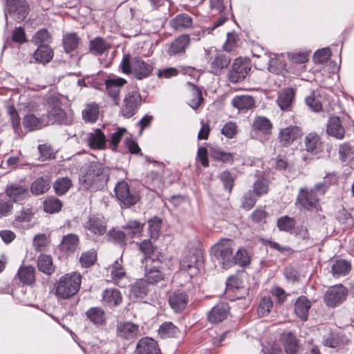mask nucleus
<instances>
[{
	"instance_id": "nucleus-42",
	"label": "nucleus",
	"mask_w": 354,
	"mask_h": 354,
	"mask_svg": "<svg viewBox=\"0 0 354 354\" xmlns=\"http://www.w3.org/2000/svg\"><path fill=\"white\" fill-rule=\"evenodd\" d=\"M82 118L86 122H95L99 115V106L96 103L86 104L85 109L82 111Z\"/></svg>"
},
{
	"instance_id": "nucleus-43",
	"label": "nucleus",
	"mask_w": 354,
	"mask_h": 354,
	"mask_svg": "<svg viewBox=\"0 0 354 354\" xmlns=\"http://www.w3.org/2000/svg\"><path fill=\"white\" fill-rule=\"evenodd\" d=\"M252 128L256 133L269 134L271 131L272 124L268 118L259 116L253 121Z\"/></svg>"
},
{
	"instance_id": "nucleus-21",
	"label": "nucleus",
	"mask_w": 354,
	"mask_h": 354,
	"mask_svg": "<svg viewBox=\"0 0 354 354\" xmlns=\"http://www.w3.org/2000/svg\"><path fill=\"white\" fill-rule=\"evenodd\" d=\"M136 354H160L157 342L152 338L144 337L140 339L136 346Z\"/></svg>"
},
{
	"instance_id": "nucleus-23",
	"label": "nucleus",
	"mask_w": 354,
	"mask_h": 354,
	"mask_svg": "<svg viewBox=\"0 0 354 354\" xmlns=\"http://www.w3.org/2000/svg\"><path fill=\"white\" fill-rule=\"evenodd\" d=\"M190 38L188 35L183 34L177 37L171 44L168 50L170 56H175L184 53L189 46Z\"/></svg>"
},
{
	"instance_id": "nucleus-60",
	"label": "nucleus",
	"mask_w": 354,
	"mask_h": 354,
	"mask_svg": "<svg viewBox=\"0 0 354 354\" xmlns=\"http://www.w3.org/2000/svg\"><path fill=\"white\" fill-rule=\"evenodd\" d=\"M272 306L273 303L270 297H263L258 308V314L262 317L268 315Z\"/></svg>"
},
{
	"instance_id": "nucleus-33",
	"label": "nucleus",
	"mask_w": 354,
	"mask_h": 354,
	"mask_svg": "<svg viewBox=\"0 0 354 354\" xmlns=\"http://www.w3.org/2000/svg\"><path fill=\"white\" fill-rule=\"evenodd\" d=\"M232 104L239 111H247L254 106V100L250 95H237L232 99Z\"/></svg>"
},
{
	"instance_id": "nucleus-49",
	"label": "nucleus",
	"mask_w": 354,
	"mask_h": 354,
	"mask_svg": "<svg viewBox=\"0 0 354 354\" xmlns=\"http://www.w3.org/2000/svg\"><path fill=\"white\" fill-rule=\"evenodd\" d=\"M210 156L223 162H232L233 156L230 153L225 152L217 147H211L209 148Z\"/></svg>"
},
{
	"instance_id": "nucleus-38",
	"label": "nucleus",
	"mask_w": 354,
	"mask_h": 354,
	"mask_svg": "<svg viewBox=\"0 0 354 354\" xmlns=\"http://www.w3.org/2000/svg\"><path fill=\"white\" fill-rule=\"evenodd\" d=\"M170 24L175 30L181 31L192 26V19L187 14H180L171 19Z\"/></svg>"
},
{
	"instance_id": "nucleus-50",
	"label": "nucleus",
	"mask_w": 354,
	"mask_h": 354,
	"mask_svg": "<svg viewBox=\"0 0 354 354\" xmlns=\"http://www.w3.org/2000/svg\"><path fill=\"white\" fill-rule=\"evenodd\" d=\"M80 38L75 33H69L63 38V46L66 53H70L78 46Z\"/></svg>"
},
{
	"instance_id": "nucleus-28",
	"label": "nucleus",
	"mask_w": 354,
	"mask_h": 354,
	"mask_svg": "<svg viewBox=\"0 0 354 354\" xmlns=\"http://www.w3.org/2000/svg\"><path fill=\"white\" fill-rule=\"evenodd\" d=\"M281 339L287 354H299V345L296 337L291 332H284Z\"/></svg>"
},
{
	"instance_id": "nucleus-15",
	"label": "nucleus",
	"mask_w": 354,
	"mask_h": 354,
	"mask_svg": "<svg viewBox=\"0 0 354 354\" xmlns=\"http://www.w3.org/2000/svg\"><path fill=\"white\" fill-rule=\"evenodd\" d=\"M230 58L223 53H216L209 57L208 61L209 72L214 75H218L223 70L227 68L230 63Z\"/></svg>"
},
{
	"instance_id": "nucleus-14",
	"label": "nucleus",
	"mask_w": 354,
	"mask_h": 354,
	"mask_svg": "<svg viewBox=\"0 0 354 354\" xmlns=\"http://www.w3.org/2000/svg\"><path fill=\"white\" fill-rule=\"evenodd\" d=\"M347 290L342 285L330 287L326 292L324 301L328 306L335 307L345 300Z\"/></svg>"
},
{
	"instance_id": "nucleus-26",
	"label": "nucleus",
	"mask_w": 354,
	"mask_h": 354,
	"mask_svg": "<svg viewBox=\"0 0 354 354\" xmlns=\"http://www.w3.org/2000/svg\"><path fill=\"white\" fill-rule=\"evenodd\" d=\"M6 194L11 200L18 202L28 196V190L25 185L12 184L7 187Z\"/></svg>"
},
{
	"instance_id": "nucleus-54",
	"label": "nucleus",
	"mask_w": 354,
	"mask_h": 354,
	"mask_svg": "<svg viewBox=\"0 0 354 354\" xmlns=\"http://www.w3.org/2000/svg\"><path fill=\"white\" fill-rule=\"evenodd\" d=\"M122 259L116 260L110 269L111 275L115 281L119 280L125 276V272L122 267Z\"/></svg>"
},
{
	"instance_id": "nucleus-7",
	"label": "nucleus",
	"mask_w": 354,
	"mask_h": 354,
	"mask_svg": "<svg viewBox=\"0 0 354 354\" xmlns=\"http://www.w3.org/2000/svg\"><path fill=\"white\" fill-rule=\"evenodd\" d=\"M28 6L25 0H7V8L5 10L6 24L8 23L7 15H11L17 21H21L27 16Z\"/></svg>"
},
{
	"instance_id": "nucleus-40",
	"label": "nucleus",
	"mask_w": 354,
	"mask_h": 354,
	"mask_svg": "<svg viewBox=\"0 0 354 354\" xmlns=\"http://www.w3.org/2000/svg\"><path fill=\"white\" fill-rule=\"evenodd\" d=\"M50 187L49 179L47 177L37 178L31 185V192L36 196L46 193Z\"/></svg>"
},
{
	"instance_id": "nucleus-24",
	"label": "nucleus",
	"mask_w": 354,
	"mask_h": 354,
	"mask_svg": "<svg viewBox=\"0 0 354 354\" xmlns=\"http://www.w3.org/2000/svg\"><path fill=\"white\" fill-rule=\"evenodd\" d=\"M228 312L229 306L226 303L218 304L209 312L208 321L214 324L221 322L226 319Z\"/></svg>"
},
{
	"instance_id": "nucleus-20",
	"label": "nucleus",
	"mask_w": 354,
	"mask_h": 354,
	"mask_svg": "<svg viewBox=\"0 0 354 354\" xmlns=\"http://www.w3.org/2000/svg\"><path fill=\"white\" fill-rule=\"evenodd\" d=\"M126 83L127 81L122 77L109 79L105 82L107 93L115 105L119 104L120 89Z\"/></svg>"
},
{
	"instance_id": "nucleus-37",
	"label": "nucleus",
	"mask_w": 354,
	"mask_h": 354,
	"mask_svg": "<svg viewBox=\"0 0 354 354\" xmlns=\"http://www.w3.org/2000/svg\"><path fill=\"white\" fill-rule=\"evenodd\" d=\"M110 48L109 44L102 37L92 39L89 44L90 52L95 55H101Z\"/></svg>"
},
{
	"instance_id": "nucleus-56",
	"label": "nucleus",
	"mask_w": 354,
	"mask_h": 354,
	"mask_svg": "<svg viewBox=\"0 0 354 354\" xmlns=\"http://www.w3.org/2000/svg\"><path fill=\"white\" fill-rule=\"evenodd\" d=\"M123 227L127 231V234L133 237L141 233L143 225L138 221L131 220Z\"/></svg>"
},
{
	"instance_id": "nucleus-16",
	"label": "nucleus",
	"mask_w": 354,
	"mask_h": 354,
	"mask_svg": "<svg viewBox=\"0 0 354 354\" xmlns=\"http://www.w3.org/2000/svg\"><path fill=\"white\" fill-rule=\"evenodd\" d=\"M301 135V130L297 126H289L281 129L279 134V141L283 147H288Z\"/></svg>"
},
{
	"instance_id": "nucleus-32",
	"label": "nucleus",
	"mask_w": 354,
	"mask_h": 354,
	"mask_svg": "<svg viewBox=\"0 0 354 354\" xmlns=\"http://www.w3.org/2000/svg\"><path fill=\"white\" fill-rule=\"evenodd\" d=\"M149 283L145 279H140L131 286L130 296L136 299H142L147 295Z\"/></svg>"
},
{
	"instance_id": "nucleus-34",
	"label": "nucleus",
	"mask_w": 354,
	"mask_h": 354,
	"mask_svg": "<svg viewBox=\"0 0 354 354\" xmlns=\"http://www.w3.org/2000/svg\"><path fill=\"white\" fill-rule=\"evenodd\" d=\"M86 315L87 319L93 324L101 326L105 324L106 317L104 310L98 307H93L89 308Z\"/></svg>"
},
{
	"instance_id": "nucleus-2",
	"label": "nucleus",
	"mask_w": 354,
	"mask_h": 354,
	"mask_svg": "<svg viewBox=\"0 0 354 354\" xmlns=\"http://www.w3.org/2000/svg\"><path fill=\"white\" fill-rule=\"evenodd\" d=\"M120 67L124 73L132 74L138 80L148 77L154 68L151 60L145 61L139 56L131 57L129 54L123 56Z\"/></svg>"
},
{
	"instance_id": "nucleus-25",
	"label": "nucleus",
	"mask_w": 354,
	"mask_h": 354,
	"mask_svg": "<svg viewBox=\"0 0 354 354\" xmlns=\"http://www.w3.org/2000/svg\"><path fill=\"white\" fill-rule=\"evenodd\" d=\"M294 98V90L287 88L279 93L277 102L282 111H290L292 106Z\"/></svg>"
},
{
	"instance_id": "nucleus-62",
	"label": "nucleus",
	"mask_w": 354,
	"mask_h": 354,
	"mask_svg": "<svg viewBox=\"0 0 354 354\" xmlns=\"http://www.w3.org/2000/svg\"><path fill=\"white\" fill-rule=\"evenodd\" d=\"M127 130L124 128H118L117 131L111 134V138L108 140L111 144V148L116 151L117 147Z\"/></svg>"
},
{
	"instance_id": "nucleus-29",
	"label": "nucleus",
	"mask_w": 354,
	"mask_h": 354,
	"mask_svg": "<svg viewBox=\"0 0 354 354\" xmlns=\"http://www.w3.org/2000/svg\"><path fill=\"white\" fill-rule=\"evenodd\" d=\"M79 244L78 236L75 234H68L63 236L60 249L64 253L69 254L73 253L78 248Z\"/></svg>"
},
{
	"instance_id": "nucleus-12",
	"label": "nucleus",
	"mask_w": 354,
	"mask_h": 354,
	"mask_svg": "<svg viewBox=\"0 0 354 354\" xmlns=\"http://www.w3.org/2000/svg\"><path fill=\"white\" fill-rule=\"evenodd\" d=\"M145 280L148 283L154 284L163 279V274L160 270V262L151 257L145 258Z\"/></svg>"
},
{
	"instance_id": "nucleus-64",
	"label": "nucleus",
	"mask_w": 354,
	"mask_h": 354,
	"mask_svg": "<svg viewBox=\"0 0 354 354\" xmlns=\"http://www.w3.org/2000/svg\"><path fill=\"white\" fill-rule=\"evenodd\" d=\"M161 221L157 218L151 219L149 221V231L151 239H156L160 234Z\"/></svg>"
},
{
	"instance_id": "nucleus-9",
	"label": "nucleus",
	"mask_w": 354,
	"mask_h": 354,
	"mask_svg": "<svg viewBox=\"0 0 354 354\" xmlns=\"http://www.w3.org/2000/svg\"><path fill=\"white\" fill-rule=\"evenodd\" d=\"M73 118L71 115L67 113L61 107L58 102L48 111L46 120L45 119L46 125L54 124L68 125L71 124Z\"/></svg>"
},
{
	"instance_id": "nucleus-6",
	"label": "nucleus",
	"mask_w": 354,
	"mask_h": 354,
	"mask_svg": "<svg viewBox=\"0 0 354 354\" xmlns=\"http://www.w3.org/2000/svg\"><path fill=\"white\" fill-rule=\"evenodd\" d=\"M115 194L122 207H130L139 201V196L131 191L128 184L123 180L118 182L115 185Z\"/></svg>"
},
{
	"instance_id": "nucleus-1",
	"label": "nucleus",
	"mask_w": 354,
	"mask_h": 354,
	"mask_svg": "<svg viewBox=\"0 0 354 354\" xmlns=\"http://www.w3.org/2000/svg\"><path fill=\"white\" fill-rule=\"evenodd\" d=\"M110 170L99 162L91 163L84 175L80 178V184L85 189L97 190L106 185Z\"/></svg>"
},
{
	"instance_id": "nucleus-58",
	"label": "nucleus",
	"mask_w": 354,
	"mask_h": 354,
	"mask_svg": "<svg viewBox=\"0 0 354 354\" xmlns=\"http://www.w3.org/2000/svg\"><path fill=\"white\" fill-rule=\"evenodd\" d=\"M234 264H239L241 266H245L250 263V258L245 249H239L235 255H234Z\"/></svg>"
},
{
	"instance_id": "nucleus-5",
	"label": "nucleus",
	"mask_w": 354,
	"mask_h": 354,
	"mask_svg": "<svg viewBox=\"0 0 354 354\" xmlns=\"http://www.w3.org/2000/svg\"><path fill=\"white\" fill-rule=\"evenodd\" d=\"M141 95L138 91L136 90L128 91L124 95L120 109L122 115L125 118L133 116L141 105Z\"/></svg>"
},
{
	"instance_id": "nucleus-44",
	"label": "nucleus",
	"mask_w": 354,
	"mask_h": 354,
	"mask_svg": "<svg viewBox=\"0 0 354 354\" xmlns=\"http://www.w3.org/2000/svg\"><path fill=\"white\" fill-rule=\"evenodd\" d=\"M62 207V201L55 196H49L44 201V210L48 214L59 212Z\"/></svg>"
},
{
	"instance_id": "nucleus-63",
	"label": "nucleus",
	"mask_w": 354,
	"mask_h": 354,
	"mask_svg": "<svg viewBox=\"0 0 354 354\" xmlns=\"http://www.w3.org/2000/svg\"><path fill=\"white\" fill-rule=\"evenodd\" d=\"M8 110L10 115L12 125L15 133L20 136V120L18 113L13 106H9Z\"/></svg>"
},
{
	"instance_id": "nucleus-27",
	"label": "nucleus",
	"mask_w": 354,
	"mask_h": 354,
	"mask_svg": "<svg viewBox=\"0 0 354 354\" xmlns=\"http://www.w3.org/2000/svg\"><path fill=\"white\" fill-rule=\"evenodd\" d=\"M306 150L314 154H317L322 149V142L320 137L315 133H308L304 138Z\"/></svg>"
},
{
	"instance_id": "nucleus-30",
	"label": "nucleus",
	"mask_w": 354,
	"mask_h": 354,
	"mask_svg": "<svg viewBox=\"0 0 354 354\" xmlns=\"http://www.w3.org/2000/svg\"><path fill=\"white\" fill-rule=\"evenodd\" d=\"M102 301L110 308L115 307L122 302L121 293L115 288L106 289L103 292Z\"/></svg>"
},
{
	"instance_id": "nucleus-51",
	"label": "nucleus",
	"mask_w": 354,
	"mask_h": 354,
	"mask_svg": "<svg viewBox=\"0 0 354 354\" xmlns=\"http://www.w3.org/2000/svg\"><path fill=\"white\" fill-rule=\"evenodd\" d=\"M127 234L122 231L112 230L109 231L106 236L107 241L111 243L120 245H124L127 243Z\"/></svg>"
},
{
	"instance_id": "nucleus-13",
	"label": "nucleus",
	"mask_w": 354,
	"mask_h": 354,
	"mask_svg": "<svg viewBox=\"0 0 354 354\" xmlns=\"http://www.w3.org/2000/svg\"><path fill=\"white\" fill-rule=\"evenodd\" d=\"M296 204L306 209L311 210L318 206L319 197L317 194L313 192V189L301 187L299 189Z\"/></svg>"
},
{
	"instance_id": "nucleus-35",
	"label": "nucleus",
	"mask_w": 354,
	"mask_h": 354,
	"mask_svg": "<svg viewBox=\"0 0 354 354\" xmlns=\"http://www.w3.org/2000/svg\"><path fill=\"white\" fill-rule=\"evenodd\" d=\"M37 267L40 272L46 275H51L55 271V266L50 255L41 254L37 259Z\"/></svg>"
},
{
	"instance_id": "nucleus-11",
	"label": "nucleus",
	"mask_w": 354,
	"mask_h": 354,
	"mask_svg": "<svg viewBox=\"0 0 354 354\" xmlns=\"http://www.w3.org/2000/svg\"><path fill=\"white\" fill-rule=\"evenodd\" d=\"M84 227L88 236H100L106 232V221L102 216L93 215L88 218Z\"/></svg>"
},
{
	"instance_id": "nucleus-4",
	"label": "nucleus",
	"mask_w": 354,
	"mask_h": 354,
	"mask_svg": "<svg viewBox=\"0 0 354 354\" xmlns=\"http://www.w3.org/2000/svg\"><path fill=\"white\" fill-rule=\"evenodd\" d=\"M234 242L231 239H223L214 245L211 249L212 253L223 266V268H227L234 264L233 254Z\"/></svg>"
},
{
	"instance_id": "nucleus-59",
	"label": "nucleus",
	"mask_w": 354,
	"mask_h": 354,
	"mask_svg": "<svg viewBox=\"0 0 354 354\" xmlns=\"http://www.w3.org/2000/svg\"><path fill=\"white\" fill-rule=\"evenodd\" d=\"M295 225V219L287 216L279 218L277 221V227L281 231H290L294 228Z\"/></svg>"
},
{
	"instance_id": "nucleus-17",
	"label": "nucleus",
	"mask_w": 354,
	"mask_h": 354,
	"mask_svg": "<svg viewBox=\"0 0 354 354\" xmlns=\"http://www.w3.org/2000/svg\"><path fill=\"white\" fill-rule=\"evenodd\" d=\"M106 139L100 129H95L86 135V142L92 149L104 150L106 148Z\"/></svg>"
},
{
	"instance_id": "nucleus-18",
	"label": "nucleus",
	"mask_w": 354,
	"mask_h": 354,
	"mask_svg": "<svg viewBox=\"0 0 354 354\" xmlns=\"http://www.w3.org/2000/svg\"><path fill=\"white\" fill-rule=\"evenodd\" d=\"M188 301L187 294L180 290L174 291L169 298V306L176 313L183 311L187 307Z\"/></svg>"
},
{
	"instance_id": "nucleus-52",
	"label": "nucleus",
	"mask_w": 354,
	"mask_h": 354,
	"mask_svg": "<svg viewBox=\"0 0 354 354\" xmlns=\"http://www.w3.org/2000/svg\"><path fill=\"white\" fill-rule=\"evenodd\" d=\"M268 70L275 74H284L286 71L284 61L279 57H274L270 59Z\"/></svg>"
},
{
	"instance_id": "nucleus-8",
	"label": "nucleus",
	"mask_w": 354,
	"mask_h": 354,
	"mask_svg": "<svg viewBox=\"0 0 354 354\" xmlns=\"http://www.w3.org/2000/svg\"><path fill=\"white\" fill-rule=\"evenodd\" d=\"M203 264V256L200 252H189L180 262V269L187 271L192 277L197 274Z\"/></svg>"
},
{
	"instance_id": "nucleus-22",
	"label": "nucleus",
	"mask_w": 354,
	"mask_h": 354,
	"mask_svg": "<svg viewBox=\"0 0 354 354\" xmlns=\"http://www.w3.org/2000/svg\"><path fill=\"white\" fill-rule=\"evenodd\" d=\"M326 133L328 136L338 140H342L344 138L345 129L339 117L330 118L326 127Z\"/></svg>"
},
{
	"instance_id": "nucleus-31",
	"label": "nucleus",
	"mask_w": 354,
	"mask_h": 354,
	"mask_svg": "<svg viewBox=\"0 0 354 354\" xmlns=\"http://www.w3.org/2000/svg\"><path fill=\"white\" fill-rule=\"evenodd\" d=\"M311 307L310 301L305 297H299L295 304L296 315L303 321L308 319V311Z\"/></svg>"
},
{
	"instance_id": "nucleus-19",
	"label": "nucleus",
	"mask_w": 354,
	"mask_h": 354,
	"mask_svg": "<svg viewBox=\"0 0 354 354\" xmlns=\"http://www.w3.org/2000/svg\"><path fill=\"white\" fill-rule=\"evenodd\" d=\"M139 326L131 322H120L117 324L118 337L124 339H131L137 336Z\"/></svg>"
},
{
	"instance_id": "nucleus-45",
	"label": "nucleus",
	"mask_w": 354,
	"mask_h": 354,
	"mask_svg": "<svg viewBox=\"0 0 354 354\" xmlns=\"http://www.w3.org/2000/svg\"><path fill=\"white\" fill-rule=\"evenodd\" d=\"M178 333V328L170 322L163 323L158 329V334L162 338L174 337Z\"/></svg>"
},
{
	"instance_id": "nucleus-46",
	"label": "nucleus",
	"mask_w": 354,
	"mask_h": 354,
	"mask_svg": "<svg viewBox=\"0 0 354 354\" xmlns=\"http://www.w3.org/2000/svg\"><path fill=\"white\" fill-rule=\"evenodd\" d=\"M72 182L70 178L67 177H62L57 178L54 184L53 189L55 193L59 196L65 194L69 189L72 187Z\"/></svg>"
},
{
	"instance_id": "nucleus-47",
	"label": "nucleus",
	"mask_w": 354,
	"mask_h": 354,
	"mask_svg": "<svg viewBox=\"0 0 354 354\" xmlns=\"http://www.w3.org/2000/svg\"><path fill=\"white\" fill-rule=\"evenodd\" d=\"M321 98L319 91L317 93L313 92L310 95L306 97L305 101L312 111L319 112L322 110L323 106V101Z\"/></svg>"
},
{
	"instance_id": "nucleus-61",
	"label": "nucleus",
	"mask_w": 354,
	"mask_h": 354,
	"mask_svg": "<svg viewBox=\"0 0 354 354\" xmlns=\"http://www.w3.org/2000/svg\"><path fill=\"white\" fill-rule=\"evenodd\" d=\"M331 56L330 50L328 48H324L315 53L313 59L315 63L324 64L328 61Z\"/></svg>"
},
{
	"instance_id": "nucleus-53",
	"label": "nucleus",
	"mask_w": 354,
	"mask_h": 354,
	"mask_svg": "<svg viewBox=\"0 0 354 354\" xmlns=\"http://www.w3.org/2000/svg\"><path fill=\"white\" fill-rule=\"evenodd\" d=\"M97 260V253L94 250L83 252L80 258L81 265L84 268L93 266Z\"/></svg>"
},
{
	"instance_id": "nucleus-57",
	"label": "nucleus",
	"mask_w": 354,
	"mask_h": 354,
	"mask_svg": "<svg viewBox=\"0 0 354 354\" xmlns=\"http://www.w3.org/2000/svg\"><path fill=\"white\" fill-rule=\"evenodd\" d=\"M350 269V265L344 260L337 261L332 267V272L334 276H341L347 274Z\"/></svg>"
},
{
	"instance_id": "nucleus-48",
	"label": "nucleus",
	"mask_w": 354,
	"mask_h": 354,
	"mask_svg": "<svg viewBox=\"0 0 354 354\" xmlns=\"http://www.w3.org/2000/svg\"><path fill=\"white\" fill-rule=\"evenodd\" d=\"M257 180L254 182V192L256 196H260L266 194L268 192L269 182L268 180L260 176L259 174L256 175Z\"/></svg>"
},
{
	"instance_id": "nucleus-36",
	"label": "nucleus",
	"mask_w": 354,
	"mask_h": 354,
	"mask_svg": "<svg viewBox=\"0 0 354 354\" xmlns=\"http://www.w3.org/2000/svg\"><path fill=\"white\" fill-rule=\"evenodd\" d=\"M53 57V51L47 45H41L38 46L37 49L33 54L34 59L40 63H48Z\"/></svg>"
},
{
	"instance_id": "nucleus-41",
	"label": "nucleus",
	"mask_w": 354,
	"mask_h": 354,
	"mask_svg": "<svg viewBox=\"0 0 354 354\" xmlns=\"http://www.w3.org/2000/svg\"><path fill=\"white\" fill-rule=\"evenodd\" d=\"M35 271L32 266L21 267L17 272L20 281L27 285L33 283L35 280Z\"/></svg>"
},
{
	"instance_id": "nucleus-3",
	"label": "nucleus",
	"mask_w": 354,
	"mask_h": 354,
	"mask_svg": "<svg viewBox=\"0 0 354 354\" xmlns=\"http://www.w3.org/2000/svg\"><path fill=\"white\" fill-rule=\"evenodd\" d=\"M82 277L78 272H71L61 277L57 283L55 295L66 299L73 297L80 290Z\"/></svg>"
},
{
	"instance_id": "nucleus-39",
	"label": "nucleus",
	"mask_w": 354,
	"mask_h": 354,
	"mask_svg": "<svg viewBox=\"0 0 354 354\" xmlns=\"http://www.w3.org/2000/svg\"><path fill=\"white\" fill-rule=\"evenodd\" d=\"M23 125L28 131H34L41 129L46 125L45 118H39L33 114L26 115L23 120Z\"/></svg>"
},
{
	"instance_id": "nucleus-10",
	"label": "nucleus",
	"mask_w": 354,
	"mask_h": 354,
	"mask_svg": "<svg viewBox=\"0 0 354 354\" xmlns=\"http://www.w3.org/2000/svg\"><path fill=\"white\" fill-rule=\"evenodd\" d=\"M250 69V63L247 59H235L228 73L229 81L232 83L241 82L246 77Z\"/></svg>"
},
{
	"instance_id": "nucleus-55",
	"label": "nucleus",
	"mask_w": 354,
	"mask_h": 354,
	"mask_svg": "<svg viewBox=\"0 0 354 354\" xmlns=\"http://www.w3.org/2000/svg\"><path fill=\"white\" fill-rule=\"evenodd\" d=\"M50 41V35L46 29L38 30L32 38V42L38 46L47 45Z\"/></svg>"
}]
</instances>
